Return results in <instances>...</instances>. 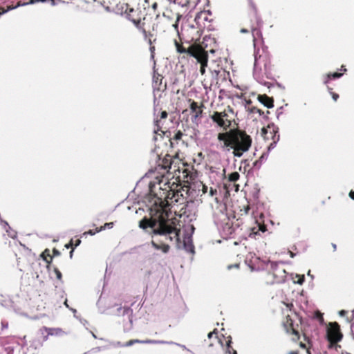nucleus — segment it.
Returning <instances> with one entry per match:
<instances>
[{"label": "nucleus", "mask_w": 354, "mask_h": 354, "mask_svg": "<svg viewBox=\"0 0 354 354\" xmlns=\"http://www.w3.org/2000/svg\"><path fill=\"white\" fill-rule=\"evenodd\" d=\"M35 3V1L34 0H30V2L28 3L29 4H32Z\"/></svg>", "instance_id": "obj_41"}, {"label": "nucleus", "mask_w": 354, "mask_h": 354, "mask_svg": "<svg viewBox=\"0 0 354 354\" xmlns=\"http://www.w3.org/2000/svg\"><path fill=\"white\" fill-rule=\"evenodd\" d=\"M156 6H157L156 3H153V9H156Z\"/></svg>", "instance_id": "obj_40"}, {"label": "nucleus", "mask_w": 354, "mask_h": 354, "mask_svg": "<svg viewBox=\"0 0 354 354\" xmlns=\"http://www.w3.org/2000/svg\"><path fill=\"white\" fill-rule=\"evenodd\" d=\"M248 32V30L244 29V28L241 30V32H243V33H245V32Z\"/></svg>", "instance_id": "obj_35"}, {"label": "nucleus", "mask_w": 354, "mask_h": 354, "mask_svg": "<svg viewBox=\"0 0 354 354\" xmlns=\"http://www.w3.org/2000/svg\"><path fill=\"white\" fill-rule=\"evenodd\" d=\"M289 354H297V353L295 352H290Z\"/></svg>", "instance_id": "obj_45"}, {"label": "nucleus", "mask_w": 354, "mask_h": 354, "mask_svg": "<svg viewBox=\"0 0 354 354\" xmlns=\"http://www.w3.org/2000/svg\"><path fill=\"white\" fill-rule=\"evenodd\" d=\"M167 113L166 111H162L161 113V118H167Z\"/></svg>", "instance_id": "obj_26"}, {"label": "nucleus", "mask_w": 354, "mask_h": 354, "mask_svg": "<svg viewBox=\"0 0 354 354\" xmlns=\"http://www.w3.org/2000/svg\"><path fill=\"white\" fill-rule=\"evenodd\" d=\"M80 243V240H77L75 246L78 245Z\"/></svg>", "instance_id": "obj_42"}, {"label": "nucleus", "mask_w": 354, "mask_h": 354, "mask_svg": "<svg viewBox=\"0 0 354 354\" xmlns=\"http://www.w3.org/2000/svg\"><path fill=\"white\" fill-rule=\"evenodd\" d=\"M151 244L155 249L161 250L164 253L169 251V246L167 244H158L155 241H152Z\"/></svg>", "instance_id": "obj_8"}, {"label": "nucleus", "mask_w": 354, "mask_h": 354, "mask_svg": "<svg viewBox=\"0 0 354 354\" xmlns=\"http://www.w3.org/2000/svg\"><path fill=\"white\" fill-rule=\"evenodd\" d=\"M41 333L44 334V331L47 333V335L45 337V339H47L48 335H59L62 334V330L59 328H47V327H43L40 330Z\"/></svg>", "instance_id": "obj_7"}, {"label": "nucleus", "mask_w": 354, "mask_h": 354, "mask_svg": "<svg viewBox=\"0 0 354 354\" xmlns=\"http://www.w3.org/2000/svg\"><path fill=\"white\" fill-rule=\"evenodd\" d=\"M327 338L330 343H336L342 339L339 328L337 323H330L327 329Z\"/></svg>", "instance_id": "obj_5"}, {"label": "nucleus", "mask_w": 354, "mask_h": 354, "mask_svg": "<svg viewBox=\"0 0 354 354\" xmlns=\"http://www.w3.org/2000/svg\"><path fill=\"white\" fill-rule=\"evenodd\" d=\"M333 248H334V250L336 249V245L335 244H333Z\"/></svg>", "instance_id": "obj_44"}, {"label": "nucleus", "mask_w": 354, "mask_h": 354, "mask_svg": "<svg viewBox=\"0 0 354 354\" xmlns=\"http://www.w3.org/2000/svg\"><path fill=\"white\" fill-rule=\"evenodd\" d=\"M133 344H134V342L133 339V340H130V341L127 342L124 346H132Z\"/></svg>", "instance_id": "obj_23"}, {"label": "nucleus", "mask_w": 354, "mask_h": 354, "mask_svg": "<svg viewBox=\"0 0 354 354\" xmlns=\"http://www.w3.org/2000/svg\"><path fill=\"white\" fill-rule=\"evenodd\" d=\"M214 334V332H211L208 334V338H212V337L213 336V335Z\"/></svg>", "instance_id": "obj_32"}, {"label": "nucleus", "mask_w": 354, "mask_h": 354, "mask_svg": "<svg viewBox=\"0 0 354 354\" xmlns=\"http://www.w3.org/2000/svg\"><path fill=\"white\" fill-rule=\"evenodd\" d=\"M345 313H346V311H345V310H341V311L339 312V315H340L341 316L344 315H345Z\"/></svg>", "instance_id": "obj_33"}, {"label": "nucleus", "mask_w": 354, "mask_h": 354, "mask_svg": "<svg viewBox=\"0 0 354 354\" xmlns=\"http://www.w3.org/2000/svg\"><path fill=\"white\" fill-rule=\"evenodd\" d=\"M261 135L266 140H272V142L268 146V150L274 149L279 140V136L277 134V131L274 126L268 125L267 127L263 128L261 129Z\"/></svg>", "instance_id": "obj_4"}, {"label": "nucleus", "mask_w": 354, "mask_h": 354, "mask_svg": "<svg viewBox=\"0 0 354 354\" xmlns=\"http://www.w3.org/2000/svg\"><path fill=\"white\" fill-rule=\"evenodd\" d=\"M169 1L174 3H178V5H180L182 6H186L189 1V0H169Z\"/></svg>", "instance_id": "obj_14"}, {"label": "nucleus", "mask_w": 354, "mask_h": 354, "mask_svg": "<svg viewBox=\"0 0 354 354\" xmlns=\"http://www.w3.org/2000/svg\"><path fill=\"white\" fill-rule=\"evenodd\" d=\"M130 12H133V9H132V8H131V9L130 10Z\"/></svg>", "instance_id": "obj_46"}, {"label": "nucleus", "mask_w": 354, "mask_h": 354, "mask_svg": "<svg viewBox=\"0 0 354 354\" xmlns=\"http://www.w3.org/2000/svg\"><path fill=\"white\" fill-rule=\"evenodd\" d=\"M232 266H234V267H236V268H237V267L239 266V265H238V264H235V265H234V266H228V269H231V268H232Z\"/></svg>", "instance_id": "obj_36"}, {"label": "nucleus", "mask_w": 354, "mask_h": 354, "mask_svg": "<svg viewBox=\"0 0 354 354\" xmlns=\"http://www.w3.org/2000/svg\"><path fill=\"white\" fill-rule=\"evenodd\" d=\"M55 254H59V252L55 251Z\"/></svg>", "instance_id": "obj_48"}, {"label": "nucleus", "mask_w": 354, "mask_h": 354, "mask_svg": "<svg viewBox=\"0 0 354 354\" xmlns=\"http://www.w3.org/2000/svg\"><path fill=\"white\" fill-rule=\"evenodd\" d=\"M265 99L266 100V102H262L268 108H271L273 106L272 101H271L268 97L265 96Z\"/></svg>", "instance_id": "obj_17"}, {"label": "nucleus", "mask_w": 354, "mask_h": 354, "mask_svg": "<svg viewBox=\"0 0 354 354\" xmlns=\"http://www.w3.org/2000/svg\"><path fill=\"white\" fill-rule=\"evenodd\" d=\"M73 250H71V252H70V257H72L73 256Z\"/></svg>", "instance_id": "obj_43"}, {"label": "nucleus", "mask_w": 354, "mask_h": 354, "mask_svg": "<svg viewBox=\"0 0 354 354\" xmlns=\"http://www.w3.org/2000/svg\"><path fill=\"white\" fill-rule=\"evenodd\" d=\"M217 138L220 142L218 147L221 150L227 152L232 150L233 155L239 158L248 151L252 145L250 136L240 130L219 133Z\"/></svg>", "instance_id": "obj_2"}, {"label": "nucleus", "mask_w": 354, "mask_h": 354, "mask_svg": "<svg viewBox=\"0 0 354 354\" xmlns=\"http://www.w3.org/2000/svg\"><path fill=\"white\" fill-rule=\"evenodd\" d=\"M154 204L156 205L155 210L158 214V219L148 220L143 218L140 221V227L142 229H146L148 227L152 228L153 234L162 236L166 240H169L170 241H175L177 247L180 248V230L171 219H169V209L168 207V202L162 200L161 198H158L155 201ZM182 247L188 252H194L190 236H185L184 237Z\"/></svg>", "instance_id": "obj_1"}, {"label": "nucleus", "mask_w": 354, "mask_h": 354, "mask_svg": "<svg viewBox=\"0 0 354 354\" xmlns=\"http://www.w3.org/2000/svg\"><path fill=\"white\" fill-rule=\"evenodd\" d=\"M54 272L56 274V277L57 279L59 280H61L62 279V273L61 272L57 269V268H55L54 269Z\"/></svg>", "instance_id": "obj_20"}, {"label": "nucleus", "mask_w": 354, "mask_h": 354, "mask_svg": "<svg viewBox=\"0 0 354 354\" xmlns=\"http://www.w3.org/2000/svg\"><path fill=\"white\" fill-rule=\"evenodd\" d=\"M291 330H292V332L293 334H295L296 335H298V333L293 328H292Z\"/></svg>", "instance_id": "obj_34"}, {"label": "nucleus", "mask_w": 354, "mask_h": 354, "mask_svg": "<svg viewBox=\"0 0 354 354\" xmlns=\"http://www.w3.org/2000/svg\"><path fill=\"white\" fill-rule=\"evenodd\" d=\"M55 254H59V252L55 251Z\"/></svg>", "instance_id": "obj_47"}, {"label": "nucleus", "mask_w": 354, "mask_h": 354, "mask_svg": "<svg viewBox=\"0 0 354 354\" xmlns=\"http://www.w3.org/2000/svg\"><path fill=\"white\" fill-rule=\"evenodd\" d=\"M113 223L111 222V223H106L104 224V226H102L99 230H97V232H100L103 230H105L106 228H112L113 227Z\"/></svg>", "instance_id": "obj_15"}, {"label": "nucleus", "mask_w": 354, "mask_h": 354, "mask_svg": "<svg viewBox=\"0 0 354 354\" xmlns=\"http://www.w3.org/2000/svg\"><path fill=\"white\" fill-rule=\"evenodd\" d=\"M173 26L174 27V28H175V29H176V30H177V28H178V23H177V21L176 22V24H174L173 25Z\"/></svg>", "instance_id": "obj_37"}, {"label": "nucleus", "mask_w": 354, "mask_h": 354, "mask_svg": "<svg viewBox=\"0 0 354 354\" xmlns=\"http://www.w3.org/2000/svg\"><path fill=\"white\" fill-rule=\"evenodd\" d=\"M259 230H261L262 232H265L266 227L263 225H259Z\"/></svg>", "instance_id": "obj_27"}, {"label": "nucleus", "mask_w": 354, "mask_h": 354, "mask_svg": "<svg viewBox=\"0 0 354 354\" xmlns=\"http://www.w3.org/2000/svg\"><path fill=\"white\" fill-rule=\"evenodd\" d=\"M134 344L135 343H141V344H154L157 343L158 342L153 341V340H138V339H133Z\"/></svg>", "instance_id": "obj_16"}, {"label": "nucleus", "mask_w": 354, "mask_h": 354, "mask_svg": "<svg viewBox=\"0 0 354 354\" xmlns=\"http://www.w3.org/2000/svg\"><path fill=\"white\" fill-rule=\"evenodd\" d=\"M332 97H333V99L335 101H336L337 100V98L339 97V95L336 93H333Z\"/></svg>", "instance_id": "obj_25"}, {"label": "nucleus", "mask_w": 354, "mask_h": 354, "mask_svg": "<svg viewBox=\"0 0 354 354\" xmlns=\"http://www.w3.org/2000/svg\"><path fill=\"white\" fill-rule=\"evenodd\" d=\"M239 174L238 172H233L228 176V179L231 182H236L239 178Z\"/></svg>", "instance_id": "obj_11"}, {"label": "nucleus", "mask_w": 354, "mask_h": 354, "mask_svg": "<svg viewBox=\"0 0 354 354\" xmlns=\"http://www.w3.org/2000/svg\"><path fill=\"white\" fill-rule=\"evenodd\" d=\"M71 246V243H69L68 244H67V245H66V247L67 248H69Z\"/></svg>", "instance_id": "obj_39"}, {"label": "nucleus", "mask_w": 354, "mask_h": 354, "mask_svg": "<svg viewBox=\"0 0 354 354\" xmlns=\"http://www.w3.org/2000/svg\"><path fill=\"white\" fill-rule=\"evenodd\" d=\"M350 197L354 200V192L351 191L349 194Z\"/></svg>", "instance_id": "obj_29"}, {"label": "nucleus", "mask_w": 354, "mask_h": 354, "mask_svg": "<svg viewBox=\"0 0 354 354\" xmlns=\"http://www.w3.org/2000/svg\"><path fill=\"white\" fill-rule=\"evenodd\" d=\"M227 114L224 112H215L212 115V119L214 122H216L218 126L226 128L230 126V122L225 118Z\"/></svg>", "instance_id": "obj_6"}, {"label": "nucleus", "mask_w": 354, "mask_h": 354, "mask_svg": "<svg viewBox=\"0 0 354 354\" xmlns=\"http://www.w3.org/2000/svg\"><path fill=\"white\" fill-rule=\"evenodd\" d=\"M176 50L180 53H187L189 54V48L186 50L181 45H180L176 41H175Z\"/></svg>", "instance_id": "obj_12"}, {"label": "nucleus", "mask_w": 354, "mask_h": 354, "mask_svg": "<svg viewBox=\"0 0 354 354\" xmlns=\"http://www.w3.org/2000/svg\"><path fill=\"white\" fill-rule=\"evenodd\" d=\"M207 15H208V12H207V11L201 12L196 15L195 20L199 21L201 19H203L205 21H207L208 19Z\"/></svg>", "instance_id": "obj_10"}, {"label": "nucleus", "mask_w": 354, "mask_h": 354, "mask_svg": "<svg viewBox=\"0 0 354 354\" xmlns=\"http://www.w3.org/2000/svg\"><path fill=\"white\" fill-rule=\"evenodd\" d=\"M208 194L209 196L212 197L217 194V190L211 187H209Z\"/></svg>", "instance_id": "obj_18"}, {"label": "nucleus", "mask_w": 354, "mask_h": 354, "mask_svg": "<svg viewBox=\"0 0 354 354\" xmlns=\"http://www.w3.org/2000/svg\"><path fill=\"white\" fill-rule=\"evenodd\" d=\"M257 58H255L254 69H256V68H257Z\"/></svg>", "instance_id": "obj_38"}, {"label": "nucleus", "mask_w": 354, "mask_h": 354, "mask_svg": "<svg viewBox=\"0 0 354 354\" xmlns=\"http://www.w3.org/2000/svg\"><path fill=\"white\" fill-rule=\"evenodd\" d=\"M342 74L341 73H334L333 74H331V76L333 77V78H338L339 77H341Z\"/></svg>", "instance_id": "obj_22"}, {"label": "nucleus", "mask_w": 354, "mask_h": 354, "mask_svg": "<svg viewBox=\"0 0 354 354\" xmlns=\"http://www.w3.org/2000/svg\"><path fill=\"white\" fill-rule=\"evenodd\" d=\"M190 109L192 112L195 113V118H196L198 115L201 113V110L199 109L198 104L195 102H192L190 104Z\"/></svg>", "instance_id": "obj_9"}, {"label": "nucleus", "mask_w": 354, "mask_h": 354, "mask_svg": "<svg viewBox=\"0 0 354 354\" xmlns=\"http://www.w3.org/2000/svg\"><path fill=\"white\" fill-rule=\"evenodd\" d=\"M129 19H131L132 21V22L136 25H138L140 23V19L131 17V16L130 15H129Z\"/></svg>", "instance_id": "obj_21"}, {"label": "nucleus", "mask_w": 354, "mask_h": 354, "mask_svg": "<svg viewBox=\"0 0 354 354\" xmlns=\"http://www.w3.org/2000/svg\"><path fill=\"white\" fill-rule=\"evenodd\" d=\"M189 54L195 57L201 64L200 72L202 75L205 73V67L207 65L208 55L201 47L192 46L189 48Z\"/></svg>", "instance_id": "obj_3"}, {"label": "nucleus", "mask_w": 354, "mask_h": 354, "mask_svg": "<svg viewBox=\"0 0 354 354\" xmlns=\"http://www.w3.org/2000/svg\"><path fill=\"white\" fill-rule=\"evenodd\" d=\"M258 32H259V30H258L254 29V28H253V29H252V35H253L254 36V34H255V33H257H257H258Z\"/></svg>", "instance_id": "obj_30"}, {"label": "nucleus", "mask_w": 354, "mask_h": 354, "mask_svg": "<svg viewBox=\"0 0 354 354\" xmlns=\"http://www.w3.org/2000/svg\"><path fill=\"white\" fill-rule=\"evenodd\" d=\"M209 187H208L207 185H203V184L202 185L201 191L203 194H207L209 192Z\"/></svg>", "instance_id": "obj_19"}, {"label": "nucleus", "mask_w": 354, "mask_h": 354, "mask_svg": "<svg viewBox=\"0 0 354 354\" xmlns=\"http://www.w3.org/2000/svg\"><path fill=\"white\" fill-rule=\"evenodd\" d=\"M181 136H182V133H181L180 132H178V133L176 135V139H180Z\"/></svg>", "instance_id": "obj_28"}, {"label": "nucleus", "mask_w": 354, "mask_h": 354, "mask_svg": "<svg viewBox=\"0 0 354 354\" xmlns=\"http://www.w3.org/2000/svg\"><path fill=\"white\" fill-rule=\"evenodd\" d=\"M304 276H302V277H301L299 278V279L298 280L297 283H298L299 284H302V283H303V282H304Z\"/></svg>", "instance_id": "obj_24"}, {"label": "nucleus", "mask_w": 354, "mask_h": 354, "mask_svg": "<svg viewBox=\"0 0 354 354\" xmlns=\"http://www.w3.org/2000/svg\"><path fill=\"white\" fill-rule=\"evenodd\" d=\"M86 234H91V235H94L95 234V232H93L92 230H89L88 232H86Z\"/></svg>", "instance_id": "obj_31"}, {"label": "nucleus", "mask_w": 354, "mask_h": 354, "mask_svg": "<svg viewBox=\"0 0 354 354\" xmlns=\"http://www.w3.org/2000/svg\"><path fill=\"white\" fill-rule=\"evenodd\" d=\"M230 344H231V340L230 339L227 340V351H226V354H231L232 351L233 354H237L236 351L231 348Z\"/></svg>", "instance_id": "obj_13"}]
</instances>
